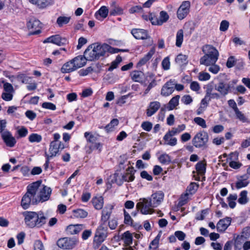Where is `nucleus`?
I'll return each instance as SVG.
<instances>
[{
    "mask_svg": "<svg viewBox=\"0 0 250 250\" xmlns=\"http://www.w3.org/2000/svg\"><path fill=\"white\" fill-rule=\"evenodd\" d=\"M147 88L145 91V94H147L150 89L157 85L156 81L154 77V75L151 73H148L146 76V83L150 82Z\"/></svg>",
    "mask_w": 250,
    "mask_h": 250,
    "instance_id": "nucleus-27",
    "label": "nucleus"
},
{
    "mask_svg": "<svg viewBox=\"0 0 250 250\" xmlns=\"http://www.w3.org/2000/svg\"><path fill=\"white\" fill-rule=\"evenodd\" d=\"M92 204L96 209H102L104 205V199L102 196L95 197L92 200Z\"/></svg>",
    "mask_w": 250,
    "mask_h": 250,
    "instance_id": "nucleus-34",
    "label": "nucleus"
},
{
    "mask_svg": "<svg viewBox=\"0 0 250 250\" xmlns=\"http://www.w3.org/2000/svg\"><path fill=\"white\" fill-rule=\"evenodd\" d=\"M240 236H243V238L247 239L250 236V227H247L243 229Z\"/></svg>",
    "mask_w": 250,
    "mask_h": 250,
    "instance_id": "nucleus-55",
    "label": "nucleus"
},
{
    "mask_svg": "<svg viewBox=\"0 0 250 250\" xmlns=\"http://www.w3.org/2000/svg\"><path fill=\"white\" fill-rule=\"evenodd\" d=\"M34 250H45L43 243L41 240H38L35 241L34 244Z\"/></svg>",
    "mask_w": 250,
    "mask_h": 250,
    "instance_id": "nucleus-54",
    "label": "nucleus"
},
{
    "mask_svg": "<svg viewBox=\"0 0 250 250\" xmlns=\"http://www.w3.org/2000/svg\"><path fill=\"white\" fill-rule=\"evenodd\" d=\"M132 80L136 82L146 83V79L143 80L144 73L141 71H133L130 73Z\"/></svg>",
    "mask_w": 250,
    "mask_h": 250,
    "instance_id": "nucleus-30",
    "label": "nucleus"
},
{
    "mask_svg": "<svg viewBox=\"0 0 250 250\" xmlns=\"http://www.w3.org/2000/svg\"><path fill=\"white\" fill-rule=\"evenodd\" d=\"M184 32L182 29L179 30L176 33V45L181 47L183 42Z\"/></svg>",
    "mask_w": 250,
    "mask_h": 250,
    "instance_id": "nucleus-40",
    "label": "nucleus"
},
{
    "mask_svg": "<svg viewBox=\"0 0 250 250\" xmlns=\"http://www.w3.org/2000/svg\"><path fill=\"white\" fill-rule=\"evenodd\" d=\"M102 65L100 63H92V65L86 69H82L79 71L81 76H86L93 72L99 73L101 70Z\"/></svg>",
    "mask_w": 250,
    "mask_h": 250,
    "instance_id": "nucleus-19",
    "label": "nucleus"
},
{
    "mask_svg": "<svg viewBox=\"0 0 250 250\" xmlns=\"http://www.w3.org/2000/svg\"><path fill=\"white\" fill-rule=\"evenodd\" d=\"M140 176L142 178L145 179L149 181H151L153 180L152 176L148 174V173L145 170L142 171L141 172Z\"/></svg>",
    "mask_w": 250,
    "mask_h": 250,
    "instance_id": "nucleus-61",
    "label": "nucleus"
},
{
    "mask_svg": "<svg viewBox=\"0 0 250 250\" xmlns=\"http://www.w3.org/2000/svg\"><path fill=\"white\" fill-rule=\"evenodd\" d=\"M28 130L24 126H21V127L18 128L17 133L18 135V138L25 137L28 134Z\"/></svg>",
    "mask_w": 250,
    "mask_h": 250,
    "instance_id": "nucleus-48",
    "label": "nucleus"
},
{
    "mask_svg": "<svg viewBox=\"0 0 250 250\" xmlns=\"http://www.w3.org/2000/svg\"><path fill=\"white\" fill-rule=\"evenodd\" d=\"M175 81L170 80L162 87L161 94L162 96L167 97L171 94L174 91Z\"/></svg>",
    "mask_w": 250,
    "mask_h": 250,
    "instance_id": "nucleus-18",
    "label": "nucleus"
},
{
    "mask_svg": "<svg viewBox=\"0 0 250 250\" xmlns=\"http://www.w3.org/2000/svg\"><path fill=\"white\" fill-rule=\"evenodd\" d=\"M195 168L197 175H194L195 180L200 181V176H201L202 177V181L205 180V177L204 175L206 170V163L204 161H200L196 164Z\"/></svg>",
    "mask_w": 250,
    "mask_h": 250,
    "instance_id": "nucleus-16",
    "label": "nucleus"
},
{
    "mask_svg": "<svg viewBox=\"0 0 250 250\" xmlns=\"http://www.w3.org/2000/svg\"><path fill=\"white\" fill-rule=\"evenodd\" d=\"M66 42L65 39H62L59 35H55L46 38L44 43H52L59 46H61Z\"/></svg>",
    "mask_w": 250,
    "mask_h": 250,
    "instance_id": "nucleus-26",
    "label": "nucleus"
},
{
    "mask_svg": "<svg viewBox=\"0 0 250 250\" xmlns=\"http://www.w3.org/2000/svg\"><path fill=\"white\" fill-rule=\"evenodd\" d=\"M180 97L179 95H176L173 97L169 102L167 106V109L169 110H173L179 104V100Z\"/></svg>",
    "mask_w": 250,
    "mask_h": 250,
    "instance_id": "nucleus-37",
    "label": "nucleus"
},
{
    "mask_svg": "<svg viewBox=\"0 0 250 250\" xmlns=\"http://www.w3.org/2000/svg\"><path fill=\"white\" fill-rule=\"evenodd\" d=\"M142 128L146 131H150L152 128V124L149 122H144L141 124Z\"/></svg>",
    "mask_w": 250,
    "mask_h": 250,
    "instance_id": "nucleus-56",
    "label": "nucleus"
},
{
    "mask_svg": "<svg viewBox=\"0 0 250 250\" xmlns=\"http://www.w3.org/2000/svg\"><path fill=\"white\" fill-rule=\"evenodd\" d=\"M153 204L148 198L140 199L136 204V208L143 214H152L154 212Z\"/></svg>",
    "mask_w": 250,
    "mask_h": 250,
    "instance_id": "nucleus-8",
    "label": "nucleus"
},
{
    "mask_svg": "<svg viewBox=\"0 0 250 250\" xmlns=\"http://www.w3.org/2000/svg\"><path fill=\"white\" fill-rule=\"evenodd\" d=\"M135 170L134 169L133 167H128L126 170V172L122 176L121 181H118L116 178L115 181L119 185H121L124 182H132L135 179Z\"/></svg>",
    "mask_w": 250,
    "mask_h": 250,
    "instance_id": "nucleus-15",
    "label": "nucleus"
},
{
    "mask_svg": "<svg viewBox=\"0 0 250 250\" xmlns=\"http://www.w3.org/2000/svg\"><path fill=\"white\" fill-rule=\"evenodd\" d=\"M185 61H188V56L185 55L180 54L175 58L176 62H183Z\"/></svg>",
    "mask_w": 250,
    "mask_h": 250,
    "instance_id": "nucleus-63",
    "label": "nucleus"
},
{
    "mask_svg": "<svg viewBox=\"0 0 250 250\" xmlns=\"http://www.w3.org/2000/svg\"><path fill=\"white\" fill-rule=\"evenodd\" d=\"M124 223L127 225H131L132 224L133 220L132 219L129 214L126 211L124 210Z\"/></svg>",
    "mask_w": 250,
    "mask_h": 250,
    "instance_id": "nucleus-53",
    "label": "nucleus"
},
{
    "mask_svg": "<svg viewBox=\"0 0 250 250\" xmlns=\"http://www.w3.org/2000/svg\"><path fill=\"white\" fill-rule=\"evenodd\" d=\"M202 51L205 55L200 59V62H216L219 53L212 45L207 44L203 46Z\"/></svg>",
    "mask_w": 250,
    "mask_h": 250,
    "instance_id": "nucleus-6",
    "label": "nucleus"
},
{
    "mask_svg": "<svg viewBox=\"0 0 250 250\" xmlns=\"http://www.w3.org/2000/svg\"><path fill=\"white\" fill-rule=\"evenodd\" d=\"M237 119L243 123L250 124L249 120L239 109L234 111Z\"/></svg>",
    "mask_w": 250,
    "mask_h": 250,
    "instance_id": "nucleus-39",
    "label": "nucleus"
},
{
    "mask_svg": "<svg viewBox=\"0 0 250 250\" xmlns=\"http://www.w3.org/2000/svg\"><path fill=\"white\" fill-rule=\"evenodd\" d=\"M164 193L162 191H158L153 193L148 198L155 208L158 207L163 201Z\"/></svg>",
    "mask_w": 250,
    "mask_h": 250,
    "instance_id": "nucleus-20",
    "label": "nucleus"
},
{
    "mask_svg": "<svg viewBox=\"0 0 250 250\" xmlns=\"http://www.w3.org/2000/svg\"><path fill=\"white\" fill-rule=\"evenodd\" d=\"M208 137V135L206 131L199 132L192 139V143L196 148H207Z\"/></svg>",
    "mask_w": 250,
    "mask_h": 250,
    "instance_id": "nucleus-7",
    "label": "nucleus"
},
{
    "mask_svg": "<svg viewBox=\"0 0 250 250\" xmlns=\"http://www.w3.org/2000/svg\"><path fill=\"white\" fill-rule=\"evenodd\" d=\"M78 242V240L75 238L63 237L59 239L57 242L59 247L64 249L70 250L74 248Z\"/></svg>",
    "mask_w": 250,
    "mask_h": 250,
    "instance_id": "nucleus-10",
    "label": "nucleus"
},
{
    "mask_svg": "<svg viewBox=\"0 0 250 250\" xmlns=\"http://www.w3.org/2000/svg\"><path fill=\"white\" fill-rule=\"evenodd\" d=\"M28 140L30 143H40L42 140V137L37 133H32L28 137Z\"/></svg>",
    "mask_w": 250,
    "mask_h": 250,
    "instance_id": "nucleus-45",
    "label": "nucleus"
},
{
    "mask_svg": "<svg viewBox=\"0 0 250 250\" xmlns=\"http://www.w3.org/2000/svg\"><path fill=\"white\" fill-rule=\"evenodd\" d=\"M158 159L160 162L162 164H168L171 161L170 156L166 153L161 154L159 157Z\"/></svg>",
    "mask_w": 250,
    "mask_h": 250,
    "instance_id": "nucleus-46",
    "label": "nucleus"
},
{
    "mask_svg": "<svg viewBox=\"0 0 250 250\" xmlns=\"http://www.w3.org/2000/svg\"><path fill=\"white\" fill-rule=\"evenodd\" d=\"M229 23L228 21L226 20L222 21L220 23V30L223 32L226 31L229 28Z\"/></svg>",
    "mask_w": 250,
    "mask_h": 250,
    "instance_id": "nucleus-58",
    "label": "nucleus"
},
{
    "mask_svg": "<svg viewBox=\"0 0 250 250\" xmlns=\"http://www.w3.org/2000/svg\"><path fill=\"white\" fill-rule=\"evenodd\" d=\"M169 16L165 11L160 12L159 18L152 15L149 16V20L153 25H161L167 22Z\"/></svg>",
    "mask_w": 250,
    "mask_h": 250,
    "instance_id": "nucleus-12",
    "label": "nucleus"
},
{
    "mask_svg": "<svg viewBox=\"0 0 250 250\" xmlns=\"http://www.w3.org/2000/svg\"><path fill=\"white\" fill-rule=\"evenodd\" d=\"M161 234H158L157 236L153 239L149 245V249H154V250L157 249L158 247V244L160 239Z\"/></svg>",
    "mask_w": 250,
    "mask_h": 250,
    "instance_id": "nucleus-49",
    "label": "nucleus"
},
{
    "mask_svg": "<svg viewBox=\"0 0 250 250\" xmlns=\"http://www.w3.org/2000/svg\"><path fill=\"white\" fill-rule=\"evenodd\" d=\"M97 12L102 18L105 19L108 15V9L105 6H102Z\"/></svg>",
    "mask_w": 250,
    "mask_h": 250,
    "instance_id": "nucleus-50",
    "label": "nucleus"
},
{
    "mask_svg": "<svg viewBox=\"0 0 250 250\" xmlns=\"http://www.w3.org/2000/svg\"><path fill=\"white\" fill-rule=\"evenodd\" d=\"M1 137L6 146L8 147H13L16 144L15 138L9 131H4L2 133Z\"/></svg>",
    "mask_w": 250,
    "mask_h": 250,
    "instance_id": "nucleus-17",
    "label": "nucleus"
},
{
    "mask_svg": "<svg viewBox=\"0 0 250 250\" xmlns=\"http://www.w3.org/2000/svg\"><path fill=\"white\" fill-rule=\"evenodd\" d=\"M186 129V125L184 124H182L178 125L177 127H173L171 130H168L172 135H176L179 134Z\"/></svg>",
    "mask_w": 250,
    "mask_h": 250,
    "instance_id": "nucleus-44",
    "label": "nucleus"
},
{
    "mask_svg": "<svg viewBox=\"0 0 250 250\" xmlns=\"http://www.w3.org/2000/svg\"><path fill=\"white\" fill-rule=\"evenodd\" d=\"M174 235L179 241H183L186 236V234L184 232L180 230L176 231Z\"/></svg>",
    "mask_w": 250,
    "mask_h": 250,
    "instance_id": "nucleus-60",
    "label": "nucleus"
},
{
    "mask_svg": "<svg viewBox=\"0 0 250 250\" xmlns=\"http://www.w3.org/2000/svg\"><path fill=\"white\" fill-rule=\"evenodd\" d=\"M84 137L86 138L87 142L90 144L88 151V153H91L93 150L98 149L99 152H101L102 147V144L97 142V136L89 133L85 132L84 134Z\"/></svg>",
    "mask_w": 250,
    "mask_h": 250,
    "instance_id": "nucleus-9",
    "label": "nucleus"
},
{
    "mask_svg": "<svg viewBox=\"0 0 250 250\" xmlns=\"http://www.w3.org/2000/svg\"><path fill=\"white\" fill-rule=\"evenodd\" d=\"M28 1L41 9L45 8L53 2V0H28Z\"/></svg>",
    "mask_w": 250,
    "mask_h": 250,
    "instance_id": "nucleus-29",
    "label": "nucleus"
},
{
    "mask_svg": "<svg viewBox=\"0 0 250 250\" xmlns=\"http://www.w3.org/2000/svg\"><path fill=\"white\" fill-rule=\"evenodd\" d=\"M85 63H64L61 68L63 73H70L84 66Z\"/></svg>",
    "mask_w": 250,
    "mask_h": 250,
    "instance_id": "nucleus-21",
    "label": "nucleus"
},
{
    "mask_svg": "<svg viewBox=\"0 0 250 250\" xmlns=\"http://www.w3.org/2000/svg\"><path fill=\"white\" fill-rule=\"evenodd\" d=\"M194 122L198 125L203 128L207 127V125L205 120L201 117H195L194 118Z\"/></svg>",
    "mask_w": 250,
    "mask_h": 250,
    "instance_id": "nucleus-51",
    "label": "nucleus"
},
{
    "mask_svg": "<svg viewBox=\"0 0 250 250\" xmlns=\"http://www.w3.org/2000/svg\"><path fill=\"white\" fill-rule=\"evenodd\" d=\"M131 34L138 40H145L150 38L147 31L143 29H133L131 30Z\"/></svg>",
    "mask_w": 250,
    "mask_h": 250,
    "instance_id": "nucleus-22",
    "label": "nucleus"
},
{
    "mask_svg": "<svg viewBox=\"0 0 250 250\" xmlns=\"http://www.w3.org/2000/svg\"><path fill=\"white\" fill-rule=\"evenodd\" d=\"M161 107V104L158 101H154L150 102L149 104L148 108L146 109V114L147 116L151 117Z\"/></svg>",
    "mask_w": 250,
    "mask_h": 250,
    "instance_id": "nucleus-24",
    "label": "nucleus"
},
{
    "mask_svg": "<svg viewBox=\"0 0 250 250\" xmlns=\"http://www.w3.org/2000/svg\"><path fill=\"white\" fill-rule=\"evenodd\" d=\"M112 208V206H109L102 211L100 225L96 230L94 238V242L97 245H101L107 236V222L111 214Z\"/></svg>",
    "mask_w": 250,
    "mask_h": 250,
    "instance_id": "nucleus-2",
    "label": "nucleus"
},
{
    "mask_svg": "<svg viewBox=\"0 0 250 250\" xmlns=\"http://www.w3.org/2000/svg\"><path fill=\"white\" fill-rule=\"evenodd\" d=\"M190 3L189 1H184L179 7L177 16L179 20H182L187 17L189 12Z\"/></svg>",
    "mask_w": 250,
    "mask_h": 250,
    "instance_id": "nucleus-14",
    "label": "nucleus"
},
{
    "mask_svg": "<svg viewBox=\"0 0 250 250\" xmlns=\"http://www.w3.org/2000/svg\"><path fill=\"white\" fill-rule=\"evenodd\" d=\"M231 219L230 217H226L221 219L217 223L216 228L219 232L225 231L230 225Z\"/></svg>",
    "mask_w": 250,
    "mask_h": 250,
    "instance_id": "nucleus-23",
    "label": "nucleus"
},
{
    "mask_svg": "<svg viewBox=\"0 0 250 250\" xmlns=\"http://www.w3.org/2000/svg\"><path fill=\"white\" fill-rule=\"evenodd\" d=\"M122 239L126 245L129 246L132 243V235L129 231H126L122 234Z\"/></svg>",
    "mask_w": 250,
    "mask_h": 250,
    "instance_id": "nucleus-36",
    "label": "nucleus"
},
{
    "mask_svg": "<svg viewBox=\"0 0 250 250\" xmlns=\"http://www.w3.org/2000/svg\"><path fill=\"white\" fill-rule=\"evenodd\" d=\"M59 151V150L57 147V142H51L49 147L50 154H49V156L51 158L54 157L56 156Z\"/></svg>",
    "mask_w": 250,
    "mask_h": 250,
    "instance_id": "nucleus-35",
    "label": "nucleus"
},
{
    "mask_svg": "<svg viewBox=\"0 0 250 250\" xmlns=\"http://www.w3.org/2000/svg\"><path fill=\"white\" fill-rule=\"evenodd\" d=\"M30 35H36L41 32L42 23L38 20L31 19L26 24Z\"/></svg>",
    "mask_w": 250,
    "mask_h": 250,
    "instance_id": "nucleus-11",
    "label": "nucleus"
},
{
    "mask_svg": "<svg viewBox=\"0 0 250 250\" xmlns=\"http://www.w3.org/2000/svg\"><path fill=\"white\" fill-rule=\"evenodd\" d=\"M93 47L92 44L88 45L85 50L83 55H79L75 57L69 62H85V61L94 62L99 60L95 52V50Z\"/></svg>",
    "mask_w": 250,
    "mask_h": 250,
    "instance_id": "nucleus-5",
    "label": "nucleus"
},
{
    "mask_svg": "<svg viewBox=\"0 0 250 250\" xmlns=\"http://www.w3.org/2000/svg\"><path fill=\"white\" fill-rule=\"evenodd\" d=\"M199 185L194 182H191L188 186L186 193L182 195L181 201L182 204H186L188 199V196L194 194L197 190Z\"/></svg>",
    "mask_w": 250,
    "mask_h": 250,
    "instance_id": "nucleus-13",
    "label": "nucleus"
},
{
    "mask_svg": "<svg viewBox=\"0 0 250 250\" xmlns=\"http://www.w3.org/2000/svg\"><path fill=\"white\" fill-rule=\"evenodd\" d=\"M26 225L29 228L40 227L46 222V217L42 212L26 211L23 213Z\"/></svg>",
    "mask_w": 250,
    "mask_h": 250,
    "instance_id": "nucleus-3",
    "label": "nucleus"
},
{
    "mask_svg": "<svg viewBox=\"0 0 250 250\" xmlns=\"http://www.w3.org/2000/svg\"><path fill=\"white\" fill-rule=\"evenodd\" d=\"M93 48L96 51L99 59L102 57H104L108 56V53L115 54L121 51H123L120 49L114 48L107 43H104L101 44L99 42H95L92 43Z\"/></svg>",
    "mask_w": 250,
    "mask_h": 250,
    "instance_id": "nucleus-4",
    "label": "nucleus"
},
{
    "mask_svg": "<svg viewBox=\"0 0 250 250\" xmlns=\"http://www.w3.org/2000/svg\"><path fill=\"white\" fill-rule=\"evenodd\" d=\"M248 176L246 174L240 176L235 183L236 188L240 189L247 187L249 184V181L248 180Z\"/></svg>",
    "mask_w": 250,
    "mask_h": 250,
    "instance_id": "nucleus-31",
    "label": "nucleus"
},
{
    "mask_svg": "<svg viewBox=\"0 0 250 250\" xmlns=\"http://www.w3.org/2000/svg\"><path fill=\"white\" fill-rule=\"evenodd\" d=\"M108 225L111 229H115L118 225V222L117 219L115 218H113L109 220L108 222Z\"/></svg>",
    "mask_w": 250,
    "mask_h": 250,
    "instance_id": "nucleus-59",
    "label": "nucleus"
},
{
    "mask_svg": "<svg viewBox=\"0 0 250 250\" xmlns=\"http://www.w3.org/2000/svg\"><path fill=\"white\" fill-rule=\"evenodd\" d=\"M234 248L235 250H240L243 248V246L246 239L243 238V236L239 235L234 238Z\"/></svg>",
    "mask_w": 250,
    "mask_h": 250,
    "instance_id": "nucleus-33",
    "label": "nucleus"
},
{
    "mask_svg": "<svg viewBox=\"0 0 250 250\" xmlns=\"http://www.w3.org/2000/svg\"><path fill=\"white\" fill-rule=\"evenodd\" d=\"M41 184V181H38L27 187V191L21 201V206L23 209L28 208L31 203L35 205L49 200L52 189Z\"/></svg>",
    "mask_w": 250,
    "mask_h": 250,
    "instance_id": "nucleus-1",
    "label": "nucleus"
},
{
    "mask_svg": "<svg viewBox=\"0 0 250 250\" xmlns=\"http://www.w3.org/2000/svg\"><path fill=\"white\" fill-rule=\"evenodd\" d=\"M174 136L168 131L163 137V140L165 141L164 144L172 146H176L177 144V139L174 137Z\"/></svg>",
    "mask_w": 250,
    "mask_h": 250,
    "instance_id": "nucleus-28",
    "label": "nucleus"
},
{
    "mask_svg": "<svg viewBox=\"0 0 250 250\" xmlns=\"http://www.w3.org/2000/svg\"><path fill=\"white\" fill-rule=\"evenodd\" d=\"M84 228L85 226L83 224L70 225L67 227L66 231L68 234H77Z\"/></svg>",
    "mask_w": 250,
    "mask_h": 250,
    "instance_id": "nucleus-25",
    "label": "nucleus"
},
{
    "mask_svg": "<svg viewBox=\"0 0 250 250\" xmlns=\"http://www.w3.org/2000/svg\"><path fill=\"white\" fill-rule=\"evenodd\" d=\"M155 52V48L153 47L150 51L139 62H146L152 57Z\"/></svg>",
    "mask_w": 250,
    "mask_h": 250,
    "instance_id": "nucleus-43",
    "label": "nucleus"
},
{
    "mask_svg": "<svg viewBox=\"0 0 250 250\" xmlns=\"http://www.w3.org/2000/svg\"><path fill=\"white\" fill-rule=\"evenodd\" d=\"M248 192L246 190L242 191L239 195V198L238 202L240 204L244 205L248 202V198L247 197Z\"/></svg>",
    "mask_w": 250,
    "mask_h": 250,
    "instance_id": "nucleus-42",
    "label": "nucleus"
},
{
    "mask_svg": "<svg viewBox=\"0 0 250 250\" xmlns=\"http://www.w3.org/2000/svg\"><path fill=\"white\" fill-rule=\"evenodd\" d=\"M230 88L229 84L220 82L217 86H215V89L217 90L223 96H226L229 93Z\"/></svg>",
    "mask_w": 250,
    "mask_h": 250,
    "instance_id": "nucleus-32",
    "label": "nucleus"
},
{
    "mask_svg": "<svg viewBox=\"0 0 250 250\" xmlns=\"http://www.w3.org/2000/svg\"><path fill=\"white\" fill-rule=\"evenodd\" d=\"M70 19L71 17L69 16H60L57 18L56 23L58 26L61 27L69 23Z\"/></svg>",
    "mask_w": 250,
    "mask_h": 250,
    "instance_id": "nucleus-38",
    "label": "nucleus"
},
{
    "mask_svg": "<svg viewBox=\"0 0 250 250\" xmlns=\"http://www.w3.org/2000/svg\"><path fill=\"white\" fill-rule=\"evenodd\" d=\"M242 166V164L239 162H236L234 161H231L229 163V166L235 169H237L239 168L241 166Z\"/></svg>",
    "mask_w": 250,
    "mask_h": 250,
    "instance_id": "nucleus-64",
    "label": "nucleus"
},
{
    "mask_svg": "<svg viewBox=\"0 0 250 250\" xmlns=\"http://www.w3.org/2000/svg\"><path fill=\"white\" fill-rule=\"evenodd\" d=\"M17 78L18 81L24 83L28 82L29 78L23 74H20L17 75Z\"/></svg>",
    "mask_w": 250,
    "mask_h": 250,
    "instance_id": "nucleus-62",
    "label": "nucleus"
},
{
    "mask_svg": "<svg viewBox=\"0 0 250 250\" xmlns=\"http://www.w3.org/2000/svg\"><path fill=\"white\" fill-rule=\"evenodd\" d=\"M42 106L43 108L52 110H55L56 109V105L54 104L49 102L43 103Z\"/></svg>",
    "mask_w": 250,
    "mask_h": 250,
    "instance_id": "nucleus-57",
    "label": "nucleus"
},
{
    "mask_svg": "<svg viewBox=\"0 0 250 250\" xmlns=\"http://www.w3.org/2000/svg\"><path fill=\"white\" fill-rule=\"evenodd\" d=\"M208 70L214 74L217 73L220 70V67L216 63H208Z\"/></svg>",
    "mask_w": 250,
    "mask_h": 250,
    "instance_id": "nucleus-52",
    "label": "nucleus"
},
{
    "mask_svg": "<svg viewBox=\"0 0 250 250\" xmlns=\"http://www.w3.org/2000/svg\"><path fill=\"white\" fill-rule=\"evenodd\" d=\"M119 124V121L117 119H114L111 121L109 124L107 125L104 128L107 132L111 131L113 130L115 126H116Z\"/></svg>",
    "mask_w": 250,
    "mask_h": 250,
    "instance_id": "nucleus-47",
    "label": "nucleus"
},
{
    "mask_svg": "<svg viewBox=\"0 0 250 250\" xmlns=\"http://www.w3.org/2000/svg\"><path fill=\"white\" fill-rule=\"evenodd\" d=\"M73 212L74 216L78 218H85L88 215V213L86 211L82 209H78L76 210H74L73 211Z\"/></svg>",
    "mask_w": 250,
    "mask_h": 250,
    "instance_id": "nucleus-41",
    "label": "nucleus"
}]
</instances>
